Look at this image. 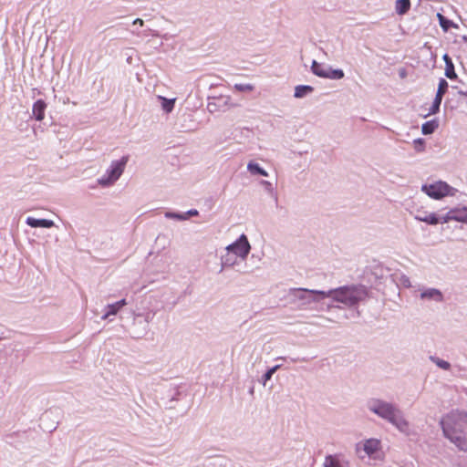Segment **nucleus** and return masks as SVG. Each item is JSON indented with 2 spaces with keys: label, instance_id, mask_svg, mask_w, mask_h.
Wrapping results in <instances>:
<instances>
[{
  "label": "nucleus",
  "instance_id": "obj_1",
  "mask_svg": "<svg viewBox=\"0 0 467 467\" xmlns=\"http://www.w3.org/2000/svg\"><path fill=\"white\" fill-rule=\"evenodd\" d=\"M443 434L461 450H464L466 444L463 437L464 429L467 426V413L451 411L441 421Z\"/></svg>",
  "mask_w": 467,
  "mask_h": 467
},
{
  "label": "nucleus",
  "instance_id": "obj_2",
  "mask_svg": "<svg viewBox=\"0 0 467 467\" xmlns=\"http://www.w3.org/2000/svg\"><path fill=\"white\" fill-rule=\"evenodd\" d=\"M312 294H317L322 297H331L335 301L343 303L345 305L352 306L362 299L364 291L357 286H343L337 289L330 290L328 292L317 291V290H306Z\"/></svg>",
  "mask_w": 467,
  "mask_h": 467
},
{
  "label": "nucleus",
  "instance_id": "obj_3",
  "mask_svg": "<svg viewBox=\"0 0 467 467\" xmlns=\"http://www.w3.org/2000/svg\"><path fill=\"white\" fill-rule=\"evenodd\" d=\"M370 410L379 417L391 422L400 431L407 432L409 431L408 421L403 419V417L400 415V412L391 404L383 401H378L370 407Z\"/></svg>",
  "mask_w": 467,
  "mask_h": 467
},
{
  "label": "nucleus",
  "instance_id": "obj_4",
  "mask_svg": "<svg viewBox=\"0 0 467 467\" xmlns=\"http://www.w3.org/2000/svg\"><path fill=\"white\" fill-rule=\"evenodd\" d=\"M428 196L432 199L440 200L446 196H453L455 190L444 182H436L431 184H425L421 187Z\"/></svg>",
  "mask_w": 467,
  "mask_h": 467
},
{
  "label": "nucleus",
  "instance_id": "obj_5",
  "mask_svg": "<svg viewBox=\"0 0 467 467\" xmlns=\"http://www.w3.org/2000/svg\"><path fill=\"white\" fill-rule=\"evenodd\" d=\"M127 162V156L122 157L120 161L112 162L110 169L107 171L108 177L101 178L99 181V184L107 186L116 182L122 174Z\"/></svg>",
  "mask_w": 467,
  "mask_h": 467
},
{
  "label": "nucleus",
  "instance_id": "obj_6",
  "mask_svg": "<svg viewBox=\"0 0 467 467\" xmlns=\"http://www.w3.org/2000/svg\"><path fill=\"white\" fill-rule=\"evenodd\" d=\"M250 244L244 234H242L240 238L234 244L227 247L229 253H234L241 258L246 257L250 252Z\"/></svg>",
  "mask_w": 467,
  "mask_h": 467
},
{
  "label": "nucleus",
  "instance_id": "obj_7",
  "mask_svg": "<svg viewBox=\"0 0 467 467\" xmlns=\"http://www.w3.org/2000/svg\"><path fill=\"white\" fill-rule=\"evenodd\" d=\"M447 89H448V83L445 79L441 78L439 82V87H438V90L436 93V97H435L434 102L431 106V113H436L439 110L440 105L442 100V97L446 93Z\"/></svg>",
  "mask_w": 467,
  "mask_h": 467
},
{
  "label": "nucleus",
  "instance_id": "obj_8",
  "mask_svg": "<svg viewBox=\"0 0 467 467\" xmlns=\"http://www.w3.org/2000/svg\"><path fill=\"white\" fill-rule=\"evenodd\" d=\"M453 221L467 223V206L451 209Z\"/></svg>",
  "mask_w": 467,
  "mask_h": 467
},
{
  "label": "nucleus",
  "instance_id": "obj_9",
  "mask_svg": "<svg viewBox=\"0 0 467 467\" xmlns=\"http://www.w3.org/2000/svg\"><path fill=\"white\" fill-rule=\"evenodd\" d=\"M47 108V104L44 100L38 99L33 105V114L35 115L37 120H42L45 118V110Z\"/></svg>",
  "mask_w": 467,
  "mask_h": 467
},
{
  "label": "nucleus",
  "instance_id": "obj_10",
  "mask_svg": "<svg viewBox=\"0 0 467 467\" xmlns=\"http://www.w3.org/2000/svg\"><path fill=\"white\" fill-rule=\"evenodd\" d=\"M26 223L31 227H43V228H50L54 225V222L47 219H36L33 217H28L26 219Z\"/></svg>",
  "mask_w": 467,
  "mask_h": 467
},
{
  "label": "nucleus",
  "instance_id": "obj_11",
  "mask_svg": "<svg viewBox=\"0 0 467 467\" xmlns=\"http://www.w3.org/2000/svg\"><path fill=\"white\" fill-rule=\"evenodd\" d=\"M324 467H348V462L341 461L337 455H328L325 458Z\"/></svg>",
  "mask_w": 467,
  "mask_h": 467
},
{
  "label": "nucleus",
  "instance_id": "obj_12",
  "mask_svg": "<svg viewBox=\"0 0 467 467\" xmlns=\"http://www.w3.org/2000/svg\"><path fill=\"white\" fill-rule=\"evenodd\" d=\"M443 60L445 62V76L450 79H455L457 75L454 70V65L449 55L445 54L443 56Z\"/></svg>",
  "mask_w": 467,
  "mask_h": 467
},
{
  "label": "nucleus",
  "instance_id": "obj_13",
  "mask_svg": "<svg viewBox=\"0 0 467 467\" xmlns=\"http://www.w3.org/2000/svg\"><path fill=\"white\" fill-rule=\"evenodd\" d=\"M380 441L376 439H369L364 443V451L368 455H373L379 450Z\"/></svg>",
  "mask_w": 467,
  "mask_h": 467
},
{
  "label": "nucleus",
  "instance_id": "obj_14",
  "mask_svg": "<svg viewBox=\"0 0 467 467\" xmlns=\"http://www.w3.org/2000/svg\"><path fill=\"white\" fill-rule=\"evenodd\" d=\"M410 8V0H397L395 3V10L400 16L405 15Z\"/></svg>",
  "mask_w": 467,
  "mask_h": 467
},
{
  "label": "nucleus",
  "instance_id": "obj_15",
  "mask_svg": "<svg viewBox=\"0 0 467 467\" xmlns=\"http://www.w3.org/2000/svg\"><path fill=\"white\" fill-rule=\"evenodd\" d=\"M416 220L424 222L428 224L435 225L439 223L440 220L437 217V215L433 213H425L424 215H416Z\"/></svg>",
  "mask_w": 467,
  "mask_h": 467
},
{
  "label": "nucleus",
  "instance_id": "obj_16",
  "mask_svg": "<svg viewBox=\"0 0 467 467\" xmlns=\"http://www.w3.org/2000/svg\"><path fill=\"white\" fill-rule=\"evenodd\" d=\"M127 304L125 299L116 302L115 304L109 305L107 306L108 311L105 314L104 318H107L110 315H116L118 311Z\"/></svg>",
  "mask_w": 467,
  "mask_h": 467
},
{
  "label": "nucleus",
  "instance_id": "obj_17",
  "mask_svg": "<svg viewBox=\"0 0 467 467\" xmlns=\"http://www.w3.org/2000/svg\"><path fill=\"white\" fill-rule=\"evenodd\" d=\"M421 298H429V299H434L436 301H441L442 295L437 289H429V290L421 293Z\"/></svg>",
  "mask_w": 467,
  "mask_h": 467
},
{
  "label": "nucleus",
  "instance_id": "obj_18",
  "mask_svg": "<svg viewBox=\"0 0 467 467\" xmlns=\"http://www.w3.org/2000/svg\"><path fill=\"white\" fill-rule=\"evenodd\" d=\"M311 68L315 75L321 77V78H326L327 67L317 63V61H313Z\"/></svg>",
  "mask_w": 467,
  "mask_h": 467
},
{
  "label": "nucleus",
  "instance_id": "obj_19",
  "mask_svg": "<svg viewBox=\"0 0 467 467\" xmlns=\"http://www.w3.org/2000/svg\"><path fill=\"white\" fill-rule=\"evenodd\" d=\"M438 128V123L434 120L427 121L422 124L421 131L425 135H429L434 132Z\"/></svg>",
  "mask_w": 467,
  "mask_h": 467
},
{
  "label": "nucleus",
  "instance_id": "obj_20",
  "mask_svg": "<svg viewBox=\"0 0 467 467\" xmlns=\"http://www.w3.org/2000/svg\"><path fill=\"white\" fill-rule=\"evenodd\" d=\"M313 91V88L311 86L300 85L296 86L295 88V97L296 98H303L306 94Z\"/></svg>",
  "mask_w": 467,
  "mask_h": 467
},
{
  "label": "nucleus",
  "instance_id": "obj_21",
  "mask_svg": "<svg viewBox=\"0 0 467 467\" xmlns=\"http://www.w3.org/2000/svg\"><path fill=\"white\" fill-rule=\"evenodd\" d=\"M344 76H345V74H344L343 70L332 69L330 67H327V76H326L327 78L341 79L344 78Z\"/></svg>",
  "mask_w": 467,
  "mask_h": 467
},
{
  "label": "nucleus",
  "instance_id": "obj_22",
  "mask_svg": "<svg viewBox=\"0 0 467 467\" xmlns=\"http://www.w3.org/2000/svg\"><path fill=\"white\" fill-rule=\"evenodd\" d=\"M247 168L252 173L260 174L262 176L268 175L267 172L264 169H262L257 163L250 162Z\"/></svg>",
  "mask_w": 467,
  "mask_h": 467
},
{
  "label": "nucleus",
  "instance_id": "obj_23",
  "mask_svg": "<svg viewBox=\"0 0 467 467\" xmlns=\"http://www.w3.org/2000/svg\"><path fill=\"white\" fill-rule=\"evenodd\" d=\"M162 99V109L166 112H171L173 109L174 107V99H167L165 98L161 97Z\"/></svg>",
  "mask_w": 467,
  "mask_h": 467
},
{
  "label": "nucleus",
  "instance_id": "obj_24",
  "mask_svg": "<svg viewBox=\"0 0 467 467\" xmlns=\"http://www.w3.org/2000/svg\"><path fill=\"white\" fill-rule=\"evenodd\" d=\"M279 368V366L276 365L275 367H273L272 368L268 369L265 374L264 375V383H265L266 381L270 380L273 374Z\"/></svg>",
  "mask_w": 467,
  "mask_h": 467
},
{
  "label": "nucleus",
  "instance_id": "obj_25",
  "mask_svg": "<svg viewBox=\"0 0 467 467\" xmlns=\"http://www.w3.org/2000/svg\"><path fill=\"white\" fill-rule=\"evenodd\" d=\"M432 360L441 368L443 369H449L451 365L449 362L445 361V360H442V359H439V358H432Z\"/></svg>",
  "mask_w": 467,
  "mask_h": 467
},
{
  "label": "nucleus",
  "instance_id": "obj_26",
  "mask_svg": "<svg viewBox=\"0 0 467 467\" xmlns=\"http://www.w3.org/2000/svg\"><path fill=\"white\" fill-rule=\"evenodd\" d=\"M438 17H439V20H440V25L444 29V30H447L449 26V21L447 19H445V17L441 15V14H438Z\"/></svg>",
  "mask_w": 467,
  "mask_h": 467
},
{
  "label": "nucleus",
  "instance_id": "obj_27",
  "mask_svg": "<svg viewBox=\"0 0 467 467\" xmlns=\"http://www.w3.org/2000/svg\"><path fill=\"white\" fill-rule=\"evenodd\" d=\"M439 220H440L439 223H446L450 221H453L452 214H451V210L443 217H441Z\"/></svg>",
  "mask_w": 467,
  "mask_h": 467
},
{
  "label": "nucleus",
  "instance_id": "obj_28",
  "mask_svg": "<svg viewBox=\"0 0 467 467\" xmlns=\"http://www.w3.org/2000/svg\"><path fill=\"white\" fill-rule=\"evenodd\" d=\"M144 24L143 20L140 19V18H137L133 21V25H140V26H142Z\"/></svg>",
  "mask_w": 467,
  "mask_h": 467
},
{
  "label": "nucleus",
  "instance_id": "obj_29",
  "mask_svg": "<svg viewBox=\"0 0 467 467\" xmlns=\"http://www.w3.org/2000/svg\"><path fill=\"white\" fill-rule=\"evenodd\" d=\"M192 214H196V213H197V211H192Z\"/></svg>",
  "mask_w": 467,
  "mask_h": 467
},
{
  "label": "nucleus",
  "instance_id": "obj_30",
  "mask_svg": "<svg viewBox=\"0 0 467 467\" xmlns=\"http://www.w3.org/2000/svg\"><path fill=\"white\" fill-rule=\"evenodd\" d=\"M192 214H196V213H197V211H192Z\"/></svg>",
  "mask_w": 467,
  "mask_h": 467
}]
</instances>
